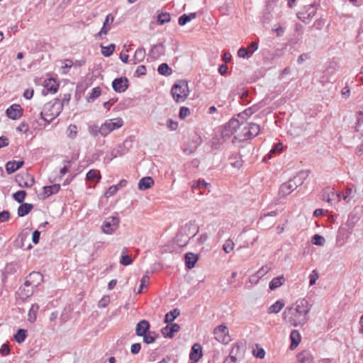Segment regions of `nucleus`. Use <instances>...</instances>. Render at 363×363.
<instances>
[{
	"instance_id": "nucleus-7",
	"label": "nucleus",
	"mask_w": 363,
	"mask_h": 363,
	"mask_svg": "<svg viewBox=\"0 0 363 363\" xmlns=\"http://www.w3.org/2000/svg\"><path fill=\"white\" fill-rule=\"evenodd\" d=\"M213 334L215 338L223 344H227L230 341V337L228 328L224 325H220L214 329Z\"/></svg>"
},
{
	"instance_id": "nucleus-30",
	"label": "nucleus",
	"mask_w": 363,
	"mask_h": 363,
	"mask_svg": "<svg viewBox=\"0 0 363 363\" xmlns=\"http://www.w3.org/2000/svg\"><path fill=\"white\" fill-rule=\"evenodd\" d=\"M180 314V311L178 308H174L169 312L167 313L164 318V322L170 323L173 322Z\"/></svg>"
},
{
	"instance_id": "nucleus-56",
	"label": "nucleus",
	"mask_w": 363,
	"mask_h": 363,
	"mask_svg": "<svg viewBox=\"0 0 363 363\" xmlns=\"http://www.w3.org/2000/svg\"><path fill=\"white\" fill-rule=\"evenodd\" d=\"M89 133L94 137L97 136L99 133L101 134V126L99 127L96 125H92L89 127Z\"/></svg>"
},
{
	"instance_id": "nucleus-41",
	"label": "nucleus",
	"mask_w": 363,
	"mask_h": 363,
	"mask_svg": "<svg viewBox=\"0 0 363 363\" xmlns=\"http://www.w3.org/2000/svg\"><path fill=\"white\" fill-rule=\"evenodd\" d=\"M210 186V184L206 182L204 180H197L193 181L191 182V186L193 189H206Z\"/></svg>"
},
{
	"instance_id": "nucleus-16",
	"label": "nucleus",
	"mask_w": 363,
	"mask_h": 363,
	"mask_svg": "<svg viewBox=\"0 0 363 363\" xmlns=\"http://www.w3.org/2000/svg\"><path fill=\"white\" fill-rule=\"evenodd\" d=\"M295 185V184L293 185L289 180L287 182L282 184L279 188V196L280 197H285L290 194L296 189Z\"/></svg>"
},
{
	"instance_id": "nucleus-43",
	"label": "nucleus",
	"mask_w": 363,
	"mask_h": 363,
	"mask_svg": "<svg viewBox=\"0 0 363 363\" xmlns=\"http://www.w3.org/2000/svg\"><path fill=\"white\" fill-rule=\"evenodd\" d=\"M115 45L114 44H110L108 46H102L101 45V54L104 57H109L111 56L115 50Z\"/></svg>"
},
{
	"instance_id": "nucleus-23",
	"label": "nucleus",
	"mask_w": 363,
	"mask_h": 363,
	"mask_svg": "<svg viewBox=\"0 0 363 363\" xmlns=\"http://www.w3.org/2000/svg\"><path fill=\"white\" fill-rule=\"evenodd\" d=\"M60 190V184H53L51 186H45L43 187L44 198H48L52 194H55Z\"/></svg>"
},
{
	"instance_id": "nucleus-20",
	"label": "nucleus",
	"mask_w": 363,
	"mask_h": 363,
	"mask_svg": "<svg viewBox=\"0 0 363 363\" xmlns=\"http://www.w3.org/2000/svg\"><path fill=\"white\" fill-rule=\"evenodd\" d=\"M113 16L111 14H108L104 22L103 27L101 28V30L98 33L97 36L101 37L103 34L106 35L111 29V27L108 24L109 23H112L113 22Z\"/></svg>"
},
{
	"instance_id": "nucleus-1",
	"label": "nucleus",
	"mask_w": 363,
	"mask_h": 363,
	"mask_svg": "<svg viewBox=\"0 0 363 363\" xmlns=\"http://www.w3.org/2000/svg\"><path fill=\"white\" fill-rule=\"evenodd\" d=\"M311 306L307 298H298L295 303L285 308L282 313L283 320L291 326L302 327L308 322Z\"/></svg>"
},
{
	"instance_id": "nucleus-3",
	"label": "nucleus",
	"mask_w": 363,
	"mask_h": 363,
	"mask_svg": "<svg viewBox=\"0 0 363 363\" xmlns=\"http://www.w3.org/2000/svg\"><path fill=\"white\" fill-rule=\"evenodd\" d=\"M172 94L176 102H183L189 95L188 84L185 81H179L172 88Z\"/></svg>"
},
{
	"instance_id": "nucleus-27",
	"label": "nucleus",
	"mask_w": 363,
	"mask_h": 363,
	"mask_svg": "<svg viewBox=\"0 0 363 363\" xmlns=\"http://www.w3.org/2000/svg\"><path fill=\"white\" fill-rule=\"evenodd\" d=\"M243 125V123H240L238 119L232 118L229 121L228 123L225 125L233 133L237 132V130L240 128V127Z\"/></svg>"
},
{
	"instance_id": "nucleus-62",
	"label": "nucleus",
	"mask_w": 363,
	"mask_h": 363,
	"mask_svg": "<svg viewBox=\"0 0 363 363\" xmlns=\"http://www.w3.org/2000/svg\"><path fill=\"white\" fill-rule=\"evenodd\" d=\"M167 126L170 130H175L178 128V123L172 119H168L167 121Z\"/></svg>"
},
{
	"instance_id": "nucleus-63",
	"label": "nucleus",
	"mask_w": 363,
	"mask_h": 363,
	"mask_svg": "<svg viewBox=\"0 0 363 363\" xmlns=\"http://www.w3.org/2000/svg\"><path fill=\"white\" fill-rule=\"evenodd\" d=\"M190 114V111L187 107H182L179 110V117L184 119Z\"/></svg>"
},
{
	"instance_id": "nucleus-44",
	"label": "nucleus",
	"mask_w": 363,
	"mask_h": 363,
	"mask_svg": "<svg viewBox=\"0 0 363 363\" xmlns=\"http://www.w3.org/2000/svg\"><path fill=\"white\" fill-rule=\"evenodd\" d=\"M26 337V330L24 329H19L17 333L14 335V340L18 343H22L24 342Z\"/></svg>"
},
{
	"instance_id": "nucleus-17",
	"label": "nucleus",
	"mask_w": 363,
	"mask_h": 363,
	"mask_svg": "<svg viewBox=\"0 0 363 363\" xmlns=\"http://www.w3.org/2000/svg\"><path fill=\"white\" fill-rule=\"evenodd\" d=\"M202 356V347L199 343H195L192 347L189 354L190 359L196 362Z\"/></svg>"
},
{
	"instance_id": "nucleus-9",
	"label": "nucleus",
	"mask_w": 363,
	"mask_h": 363,
	"mask_svg": "<svg viewBox=\"0 0 363 363\" xmlns=\"http://www.w3.org/2000/svg\"><path fill=\"white\" fill-rule=\"evenodd\" d=\"M245 350V349L243 344L237 343L236 345L233 346L230 352L229 356L228 357L230 359L231 362L235 363L237 359H240L243 357Z\"/></svg>"
},
{
	"instance_id": "nucleus-58",
	"label": "nucleus",
	"mask_w": 363,
	"mask_h": 363,
	"mask_svg": "<svg viewBox=\"0 0 363 363\" xmlns=\"http://www.w3.org/2000/svg\"><path fill=\"white\" fill-rule=\"evenodd\" d=\"M109 303L110 297L108 296H104L99 300L98 306L99 308H105Z\"/></svg>"
},
{
	"instance_id": "nucleus-8",
	"label": "nucleus",
	"mask_w": 363,
	"mask_h": 363,
	"mask_svg": "<svg viewBox=\"0 0 363 363\" xmlns=\"http://www.w3.org/2000/svg\"><path fill=\"white\" fill-rule=\"evenodd\" d=\"M43 281V276L40 272H33L26 279V287L36 288Z\"/></svg>"
},
{
	"instance_id": "nucleus-33",
	"label": "nucleus",
	"mask_w": 363,
	"mask_h": 363,
	"mask_svg": "<svg viewBox=\"0 0 363 363\" xmlns=\"http://www.w3.org/2000/svg\"><path fill=\"white\" fill-rule=\"evenodd\" d=\"M39 305L37 304V303H33L29 311H28V321H30V323H33L36 320V316H37V313L39 310Z\"/></svg>"
},
{
	"instance_id": "nucleus-15",
	"label": "nucleus",
	"mask_w": 363,
	"mask_h": 363,
	"mask_svg": "<svg viewBox=\"0 0 363 363\" xmlns=\"http://www.w3.org/2000/svg\"><path fill=\"white\" fill-rule=\"evenodd\" d=\"M165 52V47L163 43L155 45L152 47L150 52V56L153 59H157Z\"/></svg>"
},
{
	"instance_id": "nucleus-47",
	"label": "nucleus",
	"mask_w": 363,
	"mask_h": 363,
	"mask_svg": "<svg viewBox=\"0 0 363 363\" xmlns=\"http://www.w3.org/2000/svg\"><path fill=\"white\" fill-rule=\"evenodd\" d=\"M26 180L23 183H20L19 185L23 188L31 187L35 183L34 177L32 175L26 174Z\"/></svg>"
},
{
	"instance_id": "nucleus-10",
	"label": "nucleus",
	"mask_w": 363,
	"mask_h": 363,
	"mask_svg": "<svg viewBox=\"0 0 363 363\" xmlns=\"http://www.w3.org/2000/svg\"><path fill=\"white\" fill-rule=\"evenodd\" d=\"M244 129L247 130V132L244 133L245 140H248L255 138L259 134L260 131L259 125L255 123H247V125H245Z\"/></svg>"
},
{
	"instance_id": "nucleus-36",
	"label": "nucleus",
	"mask_w": 363,
	"mask_h": 363,
	"mask_svg": "<svg viewBox=\"0 0 363 363\" xmlns=\"http://www.w3.org/2000/svg\"><path fill=\"white\" fill-rule=\"evenodd\" d=\"M189 238L184 235L182 232L179 233L175 238L176 243L180 247H184L187 245Z\"/></svg>"
},
{
	"instance_id": "nucleus-28",
	"label": "nucleus",
	"mask_w": 363,
	"mask_h": 363,
	"mask_svg": "<svg viewBox=\"0 0 363 363\" xmlns=\"http://www.w3.org/2000/svg\"><path fill=\"white\" fill-rule=\"evenodd\" d=\"M33 206L31 203H25L21 204L18 208V215L20 217H23L28 214L33 209Z\"/></svg>"
},
{
	"instance_id": "nucleus-26",
	"label": "nucleus",
	"mask_w": 363,
	"mask_h": 363,
	"mask_svg": "<svg viewBox=\"0 0 363 363\" xmlns=\"http://www.w3.org/2000/svg\"><path fill=\"white\" fill-rule=\"evenodd\" d=\"M297 358L299 363H312L313 360L311 353L307 350L299 353Z\"/></svg>"
},
{
	"instance_id": "nucleus-48",
	"label": "nucleus",
	"mask_w": 363,
	"mask_h": 363,
	"mask_svg": "<svg viewBox=\"0 0 363 363\" xmlns=\"http://www.w3.org/2000/svg\"><path fill=\"white\" fill-rule=\"evenodd\" d=\"M252 54L250 50L245 47H241L238 51V56L244 59H249Z\"/></svg>"
},
{
	"instance_id": "nucleus-13",
	"label": "nucleus",
	"mask_w": 363,
	"mask_h": 363,
	"mask_svg": "<svg viewBox=\"0 0 363 363\" xmlns=\"http://www.w3.org/2000/svg\"><path fill=\"white\" fill-rule=\"evenodd\" d=\"M179 325L170 323L161 330V333L164 337L172 338L174 334L179 332Z\"/></svg>"
},
{
	"instance_id": "nucleus-14",
	"label": "nucleus",
	"mask_w": 363,
	"mask_h": 363,
	"mask_svg": "<svg viewBox=\"0 0 363 363\" xmlns=\"http://www.w3.org/2000/svg\"><path fill=\"white\" fill-rule=\"evenodd\" d=\"M150 325L146 320L139 321L135 327V334L137 336L143 337L150 331Z\"/></svg>"
},
{
	"instance_id": "nucleus-60",
	"label": "nucleus",
	"mask_w": 363,
	"mask_h": 363,
	"mask_svg": "<svg viewBox=\"0 0 363 363\" xmlns=\"http://www.w3.org/2000/svg\"><path fill=\"white\" fill-rule=\"evenodd\" d=\"M253 355L259 359H263L265 356V351L263 348L257 347V350H253Z\"/></svg>"
},
{
	"instance_id": "nucleus-25",
	"label": "nucleus",
	"mask_w": 363,
	"mask_h": 363,
	"mask_svg": "<svg viewBox=\"0 0 363 363\" xmlns=\"http://www.w3.org/2000/svg\"><path fill=\"white\" fill-rule=\"evenodd\" d=\"M290 339H291V345H290V349L294 350L301 342V335L298 330H294L291 331L290 334Z\"/></svg>"
},
{
	"instance_id": "nucleus-4",
	"label": "nucleus",
	"mask_w": 363,
	"mask_h": 363,
	"mask_svg": "<svg viewBox=\"0 0 363 363\" xmlns=\"http://www.w3.org/2000/svg\"><path fill=\"white\" fill-rule=\"evenodd\" d=\"M123 125V121L121 118L106 120L101 125V135L105 137L112 131L121 128Z\"/></svg>"
},
{
	"instance_id": "nucleus-5",
	"label": "nucleus",
	"mask_w": 363,
	"mask_h": 363,
	"mask_svg": "<svg viewBox=\"0 0 363 363\" xmlns=\"http://www.w3.org/2000/svg\"><path fill=\"white\" fill-rule=\"evenodd\" d=\"M316 7L314 4H308L303 7L302 10L296 13L297 18L306 24L311 22L316 13Z\"/></svg>"
},
{
	"instance_id": "nucleus-57",
	"label": "nucleus",
	"mask_w": 363,
	"mask_h": 363,
	"mask_svg": "<svg viewBox=\"0 0 363 363\" xmlns=\"http://www.w3.org/2000/svg\"><path fill=\"white\" fill-rule=\"evenodd\" d=\"M319 275L318 272L314 269L312 271L311 274L309 275V285L313 286L315 284L316 280L318 279Z\"/></svg>"
},
{
	"instance_id": "nucleus-64",
	"label": "nucleus",
	"mask_w": 363,
	"mask_h": 363,
	"mask_svg": "<svg viewBox=\"0 0 363 363\" xmlns=\"http://www.w3.org/2000/svg\"><path fill=\"white\" fill-rule=\"evenodd\" d=\"M189 22V16H187V14H183L179 18V20H178V23L181 26H183L184 25H186L187 23Z\"/></svg>"
},
{
	"instance_id": "nucleus-45",
	"label": "nucleus",
	"mask_w": 363,
	"mask_h": 363,
	"mask_svg": "<svg viewBox=\"0 0 363 363\" xmlns=\"http://www.w3.org/2000/svg\"><path fill=\"white\" fill-rule=\"evenodd\" d=\"M67 135L71 139H74L77 135V127L76 125L71 124L67 130Z\"/></svg>"
},
{
	"instance_id": "nucleus-19",
	"label": "nucleus",
	"mask_w": 363,
	"mask_h": 363,
	"mask_svg": "<svg viewBox=\"0 0 363 363\" xmlns=\"http://www.w3.org/2000/svg\"><path fill=\"white\" fill-rule=\"evenodd\" d=\"M24 164L23 160L21 161H9L6 164V170L9 174L15 172L20 169Z\"/></svg>"
},
{
	"instance_id": "nucleus-31",
	"label": "nucleus",
	"mask_w": 363,
	"mask_h": 363,
	"mask_svg": "<svg viewBox=\"0 0 363 363\" xmlns=\"http://www.w3.org/2000/svg\"><path fill=\"white\" fill-rule=\"evenodd\" d=\"M127 252H128V249L126 247H124L122 250L121 257V260H120V263L124 266L130 265L133 262L132 258L129 255H127Z\"/></svg>"
},
{
	"instance_id": "nucleus-52",
	"label": "nucleus",
	"mask_w": 363,
	"mask_h": 363,
	"mask_svg": "<svg viewBox=\"0 0 363 363\" xmlns=\"http://www.w3.org/2000/svg\"><path fill=\"white\" fill-rule=\"evenodd\" d=\"M234 245L235 244L233 242V240L230 239H228L227 240H225V243L223 245V250L226 253H230L234 249Z\"/></svg>"
},
{
	"instance_id": "nucleus-51",
	"label": "nucleus",
	"mask_w": 363,
	"mask_h": 363,
	"mask_svg": "<svg viewBox=\"0 0 363 363\" xmlns=\"http://www.w3.org/2000/svg\"><path fill=\"white\" fill-rule=\"evenodd\" d=\"M269 270H270L269 267H268L267 265L263 266L257 272V273L252 277H256L257 279H260L261 277H262L265 274H267Z\"/></svg>"
},
{
	"instance_id": "nucleus-2",
	"label": "nucleus",
	"mask_w": 363,
	"mask_h": 363,
	"mask_svg": "<svg viewBox=\"0 0 363 363\" xmlns=\"http://www.w3.org/2000/svg\"><path fill=\"white\" fill-rule=\"evenodd\" d=\"M62 108L63 104L60 100L55 99L44 105L40 113V118L49 124L60 115Z\"/></svg>"
},
{
	"instance_id": "nucleus-49",
	"label": "nucleus",
	"mask_w": 363,
	"mask_h": 363,
	"mask_svg": "<svg viewBox=\"0 0 363 363\" xmlns=\"http://www.w3.org/2000/svg\"><path fill=\"white\" fill-rule=\"evenodd\" d=\"M171 17L169 13H162L157 17V23L160 25H163L166 23L169 22Z\"/></svg>"
},
{
	"instance_id": "nucleus-38",
	"label": "nucleus",
	"mask_w": 363,
	"mask_h": 363,
	"mask_svg": "<svg viewBox=\"0 0 363 363\" xmlns=\"http://www.w3.org/2000/svg\"><path fill=\"white\" fill-rule=\"evenodd\" d=\"M33 289L31 287H26V283L24 285L19 288L18 293L22 298H28L33 294Z\"/></svg>"
},
{
	"instance_id": "nucleus-32",
	"label": "nucleus",
	"mask_w": 363,
	"mask_h": 363,
	"mask_svg": "<svg viewBox=\"0 0 363 363\" xmlns=\"http://www.w3.org/2000/svg\"><path fill=\"white\" fill-rule=\"evenodd\" d=\"M45 88L48 92L54 94L57 91L58 84L56 83L55 80L50 79L48 81H45Z\"/></svg>"
},
{
	"instance_id": "nucleus-59",
	"label": "nucleus",
	"mask_w": 363,
	"mask_h": 363,
	"mask_svg": "<svg viewBox=\"0 0 363 363\" xmlns=\"http://www.w3.org/2000/svg\"><path fill=\"white\" fill-rule=\"evenodd\" d=\"M118 190V185H113L108 188V189L105 192L106 197H110L113 196Z\"/></svg>"
},
{
	"instance_id": "nucleus-12",
	"label": "nucleus",
	"mask_w": 363,
	"mask_h": 363,
	"mask_svg": "<svg viewBox=\"0 0 363 363\" xmlns=\"http://www.w3.org/2000/svg\"><path fill=\"white\" fill-rule=\"evenodd\" d=\"M112 87L116 92H123L128 87V81L126 78H116L112 82Z\"/></svg>"
},
{
	"instance_id": "nucleus-11",
	"label": "nucleus",
	"mask_w": 363,
	"mask_h": 363,
	"mask_svg": "<svg viewBox=\"0 0 363 363\" xmlns=\"http://www.w3.org/2000/svg\"><path fill=\"white\" fill-rule=\"evenodd\" d=\"M7 116L12 120H17L22 116L23 109L19 104H14L6 109Z\"/></svg>"
},
{
	"instance_id": "nucleus-18",
	"label": "nucleus",
	"mask_w": 363,
	"mask_h": 363,
	"mask_svg": "<svg viewBox=\"0 0 363 363\" xmlns=\"http://www.w3.org/2000/svg\"><path fill=\"white\" fill-rule=\"evenodd\" d=\"M184 258L186 268L191 269L194 267L199 259V256L193 252H187L185 254Z\"/></svg>"
},
{
	"instance_id": "nucleus-37",
	"label": "nucleus",
	"mask_w": 363,
	"mask_h": 363,
	"mask_svg": "<svg viewBox=\"0 0 363 363\" xmlns=\"http://www.w3.org/2000/svg\"><path fill=\"white\" fill-rule=\"evenodd\" d=\"M159 335L156 334L154 331H149L147 333L143 336V342L146 344L153 343L156 338L158 337Z\"/></svg>"
},
{
	"instance_id": "nucleus-46",
	"label": "nucleus",
	"mask_w": 363,
	"mask_h": 363,
	"mask_svg": "<svg viewBox=\"0 0 363 363\" xmlns=\"http://www.w3.org/2000/svg\"><path fill=\"white\" fill-rule=\"evenodd\" d=\"M312 243L318 246H323L325 243V239L323 236L315 234L312 238Z\"/></svg>"
},
{
	"instance_id": "nucleus-29",
	"label": "nucleus",
	"mask_w": 363,
	"mask_h": 363,
	"mask_svg": "<svg viewBox=\"0 0 363 363\" xmlns=\"http://www.w3.org/2000/svg\"><path fill=\"white\" fill-rule=\"evenodd\" d=\"M285 279L284 276H279L272 279V280L269 282V289L272 291H274L284 284Z\"/></svg>"
},
{
	"instance_id": "nucleus-22",
	"label": "nucleus",
	"mask_w": 363,
	"mask_h": 363,
	"mask_svg": "<svg viewBox=\"0 0 363 363\" xmlns=\"http://www.w3.org/2000/svg\"><path fill=\"white\" fill-rule=\"evenodd\" d=\"M154 180L150 177L142 178L138 182V189L140 190H147L152 186Z\"/></svg>"
},
{
	"instance_id": "nucleus-42",
	"label": "nucleus",
	"mask_w": 363,
	"mask_h": 363,
	"mask_svg": "<svg viewBox=\"0 0 363 363\" xmlns=\"http://www.w3.org/2000/svg\"><path fill=\"white\" fill-rule=\"evenodd\" d=\"M101 95V89L99 86L94 87L92 89L89 96L86 97V100L88 102L94 101L96 99H97Z\"/></svg>"
},
{
	"instance_id": "nucleus-50",
	"label": "nucleus",
	"mask_w": 363,
	"mask_h": 363,
	"mask_svg": "<svg viewBox=\"0 0 363 363\" xmlns=\"http://www.w3.org/2000/svg\"><path fill=\"white\" fill-rule=\"evenodd\" d=\"M283 150V144L281 143H277L274 147L269 151L267 157L271 158L274 153H280Z\"/></svg>"
},
{
	"instance_id": "nucleus-53",
	"label": "nucleus",
	"mask_w": 363,
	"mask_h": 363,
	"mask_svg": "<svg viewBox=\"0 0 363 363\" xmlns=\"http://www.w3.org/2000/svg\"><path fill=\"white\" fill-rule=\"evenodd\" d=\"M331 190L330 188L325 189L321 193V199L330 203L333 201V199L330 197Z\"/></svg>"
},
{
	"instance_id": "nucleus-55",
	"label": "nucleus",
	"mask_w": 363,
	"mask_h": 363,
	"mask_svg": "<svg viewBox=\"0 0 363 363\" xmlns=\"http://www.w3.org/2000/svg\"><path fill=\"white\" fill-rule=\"evenodd\" d=\"M150 283V277L147 275H144L140 280V289L138 294L142 293L143 288H147Z\"/></svg>"
},
{
	"instance_id": "nucleus-54",
	"label": "nucleus",
	"mask_w": 363,
	"mask_h": 363,
	"mask_svg": "<svg viewBox=\"0 0 363 363\" xmlns=\"http://www.w3.org/2000/svg\"><path fill=\"white\" fill-rule=\"evenodd\" d=\"M26 196V192L25 191H23V190L18 191L17 192H16L13 195V199L18 203H22L24 201Z\"/></svg>"
},
{
	"instance_id": "nucleus-6",
	"label": "nucleus",
	"mask_w": 363,
	"mask_h": 363,
	"mask_svg": "<svg viewBox=\"0 0 363 363\" xmlns=\"http://www.w3.org/2000/svg\"><path fill=\"white\" fill-rule=\"evenodd\" d=\"M120 218L117 216H109L106 218L101 225V230L104 233L111 235L119 227Z\"/></svg>"
},
{
	"instance_id": "nucleus-35",
	"label": "nucleus",
	"mask_w": 363,
	"mask_h": 363,
	"mask_svg": "<svg viewBox=\"0 0 363 363\" xmlns=\"http://www.w3.org/2000/svg\"><path fill=\"white\" fill-rule=\"evenodd\" d=\"M306 177V175L304 172H299L293 179H289V181L292 183L293 185L294 184H296L295 188L296 189L298 186H301L303 183Z\"/></svg>"
},
{
	"instance_id": "nucleus-21",
	"label": "nucleus",
	"mask_w": 363,
	"mask_h": 363,
	"mask_svg": "<svg viewBox=\"0 0 363 363\" xmlns=\"http://www.w3.org/2000/svg\"><path fill=\"white\" fill-rule=\"evenodd\" d=\"M348 238L347 233L345 229L340 228L336 237V244L338 247L343 246L347 242Z\"/></svg>"
},
{
	"instance_id": "nucleus-40",
	"label": "nucleus",
	"mask_w": 363,
	"mask_h": 363,
	"mask_svg": "<svg viewBox=\"0 0 363 363\" xmlns=\"http://www.w3.org/2000/svg\"><path fill=\"white\" fill-rule=\"evenodd\" d=\"M157 72L162 75L169 76L172 74V70L167 63H162L158 67Z\"/></svg>"
},
{
	"instance_id": "nucleus-24",
	"label": "nucleus",
	"mask_w": 363,
	"mask_h": 363,
	"mask_svg": "<svg viewBox=\"0 0 363 363\" xmlns=\"http://www.w3.org/2000/svg\"><path fill=\"white\" fill-rule=\"evenodd\" d=\"M285 303L283 300H277L274 303L271 305L267 310L268 313H278L284 307Z\"/></svg>"
},
{
	"instance_id": "nucleus-61",
	"label": "nucleus",
	"mask_w": 363,
	"mask_h": 363,
	"mask_svg": "<svg viewBox=\"0 0 363 363\" xmlns=\"http://www.w3.org/2000/svg\"><path fill=\"white\" fill-rule=\"evenodd\" d=\"M122 149L121 146H119L117 149L113 150L111 152V157L109 160H112L113 158H115L118 156H122L125 154V152Z\"/></svg>"
},
{
	"instance_id": "nucleus-39",
	"label": "nucleus",
	"mask_w": 363,
	"mask_h": 363,
	"mask_svg": "<svg viewBox=\"0 0 363 363\" xmlns=\"http://www.w3.org/2000/svg\"><path fill=\"white\" fill-rule=\"evenodd\" d=\"M145 50L144 48H138L136 50L134 54L133 59L135 60V63L142 62L145 57Z\"/></svg>"
},
{
	"instance_id": "nucleus-34",
	"label": "nucleus",
	"mask_w": 363,
	"mask_h": 363,
	"mask_svg": "<svg viewBox=\"0 0 363 363\" xmlns=\"http://www.w3.org/2000/svg\"><path fill=\"white\" fill-rule=\"evenodd\" d=\"M101 179L100 172L96 169H91L86 174V179L91 182H99Z\"/></svg>"
}]
</instances>
